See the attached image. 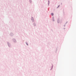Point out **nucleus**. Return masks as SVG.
Masks as SVG:
<instances>
[{
	"label": "nucleus",
	"instance_id": "f257e3e1",
	"mask_svg": "<svg viewBox=\"0 0 76 76\" xmlns=\"http://www.w3.org/2000/svg\"><path fill=\"white\" fill-rule=\"evenodd\" d=\"M51 15H52V16H53V15H54L53 13H51Z\"/></svg>",
	"mask_w": 76,
	"mask_h": 76
},
{
	"label": "nucleus",
	"instance_id": "7ed1b4c3",
	"mask_svg": "<svg viewBox=\"0 0 76 76\" xmlns=\"http://www.w3.org/2000/svg\"><path fill=\"white\" fill-rule=\"evenodd\" d=\"M49 3H50V1H48Z\"/></svg>",
	"mask_w": 76,
	"mask_h": 76
},
{
	"label": "nucleus",
	"instance_id": "f03ea898",
	"mask_svg": "<svg viewBox=\"0 0 76 76\" xmlns=\"http://www.w3.org/2000/svg\"><path fill=\"white\" fill-rule=\"evenodd\" d=\"M26 44L27 45H28V43H26Z\"/></svg>",
	"mask_w": 76,
	"mask_h": 76
}]
</instances>
